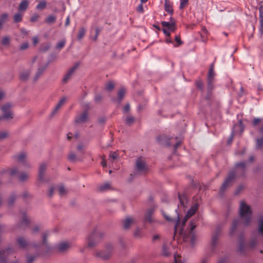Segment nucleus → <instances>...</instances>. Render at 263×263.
Returning a JSON list of instances; mask_svg holds the SVG:
<instances>
[{"mask_svg":"<svg viewBox=\"0 0 263 263\" xmlns=\"http://www.w3.org/2000/svg\"><path fill=\"white\" fill-rule=\"evenodd\" d=\"M157 143L163 146H170L174 144V151H176L181 144V141L177 137L170 138L165 134H160L156 138Z\"/></svg>","mask_w":263,"mask_h":263,"instance_id":"f257e3e1","label":"nucleus"},{"mask_svg":"<svg viewBox=\"0 0 263 263\" xmlns=\"http://www.w3.org/2000/svg\"><path fill=\"white\" fill-rule=\"evenodd\" d=\"M247 165V162L243 161L237 163L235 165V168L230 171L224 181H232L234 179L237 178V176L243 175Z\"/></svg>","mask_w":263,"mask_h":263,"instance_id":"f03ea898","label":"nucleus"},{"mask_svg":"<svg viewBox=\"0 0 263 263\" xmlns=\"http://www.w3.org/2000/svg\"><path fill=\"white\" fill-rule=\"evenodd\" d=\"M239 214L245 224L248 225L252 218L250 207L245 201H241L239 205Z\"/></svg>","mask_w":263,"mask_h":263,"instance_id":"7ed1b4c3","label":"nucleus"},{"mask_svg":"<svg viewBox=\"0 0 263 263\" xmlns=\"http://www.w3.org/2000/svg\"><path fill=\"white\" fill-rule=\"evenodd\" d=\"M149 165L142 157L138 158L135 161V175H145L149 171Z\"/></svg>","mask_w":263,"mask_h":263,"instance_id":"20e7f679","label":"nucleus"},{"mask_svg":"<svg viewBox=\"0 0 263 263\" xmlns=\"http://www.w3.org/2000/svg\"><path fill=\"white\" fill-rule=\"evenodd\" d=\"M2 173L7 174L10 177L17 176V178L22 181L31 179L29 173L26 172H20L18 168L16 166L4 170Z\"/></svg>","mask_w":263,"mask_h":263,"instance_id":"39448f33","label":"nucleus"},{"mask_svg":"<svg viewBox=\"0 0 263 263\" xmlns=\"http://www.w3.org/2000/svg\"><path fill=\"white\" fill-rule=\"evenodd\" d=\"M12 106L10 104H6L1 107L2 112V119L10 120L13 118V114L11 111Z\"/></svg>","mask_w":263,"mask_h":263,"instance_id":"423d86ee","label":"nucleus"},{"mask_svg":"<svg viewBox=\"0 0 263 263\" xmlns=\"http://www.w3.org/2000/svg\"><path fill=\"white\" fill-rule=\"evenodd\" d=\"M198 209V204L197 203H195L191 209L187 211L185 216L184 218V219L182 221V226L180 228V233H183V227L184 226V224L186 221L188 220L189 218L192 217L197 211Z\"/></svg>","mask_w":263,"mask_h":263,"instance_id":"0eeeda50","label":"nucleus"},{"mask_svg":"<svg viewBox=\"0 0 263 263\" xmlns=\"http://www.w3.org/2000/svg\"><path fill=\"white\" fill-rule=\"evenodd\" d=\"M99 238V234L96 232L91 233L87 238V247L92 248L95 247L98 243Z\"/></svg>","mask_w":263,"mask_h":263,"instance_id":"6e6552de","label":"nucleus"},{"mask_svg":"<svg viewBox=\"0 0 263 263\" xmlns=\"http://www.w3.org/2000/svg\"><path fill=\"white\" fill-rule=\"evenodd\" d=\"M197 219L192 220L190 224V232L188 236V238L189 239L190 242L192 245L196 241V236L195 233L193 232L195 228L196 227V222Z\"/></svg>","mask_w":263,"mask_h":263,"instance_id":"1a4fd4ad","label":"nucleus"},{"mask_svg":"<svg viewBox=\"0 0 263 263\" xmlns=\"http://www.w3.org/2000/svg\"><path fill=\"white\" fill-rule=\"evenodd\" d=\"M114 247L112 244L108 243L106 246L105 251L104 252H98L96 253V255L100 257L103 259H107L109 258L111 254V250L113 249Z\"/></svg>","mask_w":263,"mask_h":263,"instance_id":"9d476101","label":"nucleus"},{"mask_svg":"<svg viewBox=\"0 0 263 263\" xmlns=\"http://www.w3.org/2000/svg\"><path fill=\"white\" fill-rule=\"evenodd\" d=\"M89 119V113L87 110H84L82 113L76 116L75 122L80 124L86 122Z\"/></svg>","mask_w":263,"mask_h":263,"instance_id":"9b49d317","label":"nucleus"},{"mask_svg":"<svg viewBox=\"0 0 263 263\" xmlns=\"http://www.w3.org/2000/svg\"><path fill=\"white\" fill-rule=\"evenodd\" d=\"M126 92V89L122 87L119 89L117 93V98H112L111 101L113 102L117 103L118 105H119L122 100H123L125 94Z\"/></svg>","mask_w":263,"mask_h":263,"instance_id":"f8f14e48","label":"nucleus"},{"mask_svg":"<svg viewBox=\"0 0 263 263\" xmlns=\"http://www.w3.org/2000/svg\"><path fill=\"white\" fill-rule=\"evenodd\" d=\"M16 243L19 248L23 249H28L31 246L29 242L23 237H18L16 239Z\"/></svg>","mask_w":263,"mask_h":263,"instance_id":"ddd939ff","label":"nucleus"},{"mask_svg":"<svg viewBox=\"0 0 263 263\" xmlns=\"http://www.w3.org/2000/svg\"><path fill=\"white\" fill-rule=\"evenodd\" d=\"M79 66V63H76L73 67H72L65 75L63 79V83H66L69 79H70L72 75L75 72L76 70L78 69Z\"/></svg>","mask_w":263,"mask_h":263,"instance_id":"4468645a","label":"nucleus"},{"mask_svg":"<svg viewBox=\"0 0 263 263\" xmlns=\"http://www.w3.org/2000/svg\"><path fill=\"white\" fill-rule=\"evenodd\" d=\"M21 221L20 222V227H27L31 222V219L27 216L25 212L21 213Z\"/></svg>","mask_w":263,"mask_h":263,"instance_id":"2eb2a0df","label":"nucleus"},{"mask_svg":"<svg viewBox=\"0 0 263 263\" xmlns=\"http://www.w3.org/2000/svg\"><path fill=\"white\" fill-rule=\"evenodd\" d=\"M47 166V165L45 163H42L40 165L38 174L39 181H43L44 179Z\"/></svg>","mask_w":263,"mask_h":263,"instance_id":"dca6fc26","label":"nucleus"},{"mask_svg":"<svg viewBox=\"0 0 263 263\" xmlns=\"http://www.w3.org/2000/svg\"><path fill=\"white\" fill-rule=\"evenodd\" d=\"M49 62L47 63L44 66L40 65L39 66L36 72H35V76L33 78L34 82H36L43 74L46 68L48 67Z\"/></svg>","mask_w":263,"mask_h":263,"instance_id":"f3484780","label":"nucleus"},{"mask_svg":"<svg viewBox=\"0 0 263 263\" xmlns=\"http://www.w3.org/2000/svg\"><path fill=\"white\" fill-rule=\"evenodd\" d=\"M111 189V186L110 184L108 182H105L98 185L97 191L99 192H104Z\"/></svg>","mask_w":263,"mask_h":263,"instance_id":"a211bd4d","label":"nucleus"},{"mask_svg":"<svg viewBox=\"0 0 263 263\" xmlns=\"http://www.w3.org/2000/svg\"><path fill=\"white\" fill-rule=\"evenodd\" d=\"M11 250L8 249L5 250L0 251V262L5 263L6 261V258H9Z\"/></svg>","mask_w":263,"mask_h":263,"instance_id":"6ab92c4d","label":"nucleus"},{"mask_svg":"<svg viewBox=\"0 0 263 263\" xmlns=\"http://www.w3.org/2000/svg\"><path fill=\"white\" fill-rule=\"evenodd\" d=\"M70 247V244L67 242H62L58 244V250L61 252L67 251Z\"/></svg>","mask_w":263,"mask_h":263,"instance_id":"aec40b11","label":"nucleus"},{"mask_svg":"<svg viewBox=\"0 0 263 263\" xmlns=\"http://www.w3.org/2000/svg\"><path fill=\"white\" fill-rule=\"evenodd\" d=\"M244 129V127L242 125V121L241 120L239 121L238 124H236L234 125L233 133L235 134L237 133H239V134L241 135L243 132Z\"/></svg>","mask_w":263,"mask_h":263,"instance_id":"412c9836","label":"nucleus"},{"mask_svg":"<svg viewBox=\"0 0 263 263\" xmlns=\"http://www.w3.org/2000/svg\"><path fill=\"white\" fill-rule=\"evenodd\" d=\"M14 159L20 163H23L26 160L27 155L24 152H21L14 156Z\"/></svg>","mask_w":263,"mask_h":263,"instance_id":"4be33fe9","label":"nucleus"},{"mask_svg":"<svg viewBox=\"0 0 263 263\" xmlns=\"http://www.w3.org/2000/svg\"><path fill=\"white\" fill-rule=\"evenodd\" d=\"M161 24L164 28H166L172 32L174 31L176 29L175 22L169 23L163 21L161 22Z\"/></svg>","mask_w":263,"mask_h":263,"instance_id":"5701e85b","label":"nucleus"},{"mask_svg":"<svg viewBox=\"0 0 263 263\" xmlns=\"http://www.w3.org/2000/svg\"><path fill=\"white\" fill-rule=\"evenodd\" d=\"M134 222V219L132 217H127L123 221V227L125 229H128Z\"/></svg>","mask_w":263,"mask_h":263,"instance_id":"b1692460","label":"nucleus"},{"mask_svg":"<svg viewBox=\"0 0 263 263\" xmlns=\"http://www.w3.org/2000/svg\"><path fill=\"white\" fill-rule=\"evenodd\" d=\"M29 6V2L28 0H23L20 4L18 10L20 12H25L28 8Z\"/></svg>","mask_w":263,"mask_h":263,"instance_id":"393cba45","label":"nucleus"},{"mask_svg":"<svg viewBox=\"0 0 263 263\" xmlns=\"http://www.w3.org/2000/svg\"><path fill=\"white\" fill-rule=\"evenodd\" d=\"M66 101V98H62L58 102L54 109L52 111L51 115H53L55 114L61 107V106L64 104V103Z\"/></svg>","mask_w":263,"mask_h":263,"instance_id":"a878e982","label":"nucleus"},{"mask_svg":"<svg viewBox=\"0 0 263 263\" xmlns=\"http://www.w3.org/2000/svg\"><path fill=\"white\" fill-rule=\"evenodd\" d=\"M165 10L168 13L172 14L174 10L172 8V5L169 0H165L164 4Z\"/></svg>","mask_w":263,"mask_h":263,"instance_id":"bb28decb","label":"nucleus"},{"mask_svg":"<svg viewBox=\"0 0 263 263\" xmlns=\"http://www.w3.org/2000/svg\"><path fill=\"white\" fill-rule=\"evenodd\" d=\"M30 74V72L29 70H25L22 71L20 74V79L22 81H26L28 79Z\"/></svg>","mask_w":263,"mask_h":263,"instance_id":"cd10ccee","label":"nucleus"},{"mask_svg":"<svg viewBox=\"0 0 263 263\" xmlns=\"http://www.w3.org/2000/svg\"><path fill=\"white\" fill-rule=\"evenodd\" d=\"M115 84L112 81H109L105 86V89L107 91H111L115 88Z\"/></svg>","mask_w":263,"mask_h":263,"instance_id":"c85d7f7f","label":"nucleus"},{"mask_svg":"<svg viewBox=\"0 0 263 263\" xmlns=\"http://www.w3.org/2000/svg\"><path fill=\"white\" fill-rule=\"evenodd\" d=\"M153 211H154V210L152 209H151L147 211V212L145 216V221L149 222H152L153 219H152V216L153 213Z\"/></svg>","mask_w":263,"mask_h":263,"instance_id":"c756f323","label":"nucleus"},{"mask_svg":"<svg viewBox=\"0 0 263 263\" xmlns=\"http://www.w3.org/2000/svg\"><path fill=\"white\" fill-rule=\"evenodd\" d=\"M23 18V14L21 13V12L16 13L13 16V21L15 23H20L22 22Z\"/></svg>","mask_w":263,"mask_h":263,"instance_id":"7c9ffc66","label":"nucleus"},{"mask_svg":"<svg viewBox=\"0 0 263 263\" xmlns=\"http://www.w3.org/2000/svg\"><path fill=\"white\" fill-rule=\"evenodd\" d=\"M125 124L128 126L132 125L135 122V118L130 115H128L126 117Z\"/></svg>","mask_w":263,"mask_h":263,"instance_id":"2f4dec72","label":"nucleus"},{"mask_svg":"<svg viewBox=\"0 0 263 263\" xmlns=\"http://www.w3.org/2000/svg\"><path fill=\"white\" fill-rule=\"evenodd\" d=\"M103 100V96L100 93H96L94 97V101L96 104L101 103Z\"/></svg>","mask_w":263,"mask_h":263,"instance_id":"473e14b6","label":"nucleus"},{"mask_svg":"<svg viewBox=\"0 0 263 263\" xmlns=\"http://www.w3.org/2000/svg\"><path fill=\"white\" fill-rule=\"evenodd\" d=\"M179 199L180 205L183 207H185L188 203L186 197L184 196L179 195Z\"/></svg>","mask_w":263,"mask_h":263,"instance_id":"72a5a7b5","label":"nucleus"},{"mask_svg":"<svg viewBox=\"0 0 263 263\" xmlns=\"http://www.w3.org/2000/svg\"><path fill=\"white\" fill-rule=\"evenodd\" d=\"M238 224L239 220L237 219H235L233 221V223L230 231V234H233L234 233Z\"/></svg>","mask_w":263,"mask_h":263,"instance_id":"f704fd0d","label":"nucleus"},{"mask_svg":"<svg viewBox=\"0 0 263 263\" xmlns=\"http://www.w3.org/2000/svg\"><path fill=\"white\" fill-rule=\"evenodd\" d=\"M57 17L53 15H49L46 19L45 22L49 24H52L55 22Z\"/></svg>","mask_w":263,"mask_h":263,"instance_id":"c9c22d12","label":"nucleus"},{"mask_svg":"<svg viewBox=\"0 0 263 263\" xmlns=\"http://www.w3.org/2000/svg\"><path fill=\"white\" fill-rule=\"evenodd\" d=\"M220 233V230L217 229L216 232L214 233V234L212 236V242L213 245H215L216 244V241L218 239L219 234Z\"/></svg>","mask_w":263,"mask_h":263,"instance_id":"e433bc0d","label":"nucleus"},{"mask_svg":"<svg viewBox=\"0 0 263 263\" xmlns=\"http://www.w3.org/2000/svg\"><path fill=\"white\" fill-rule=\"evenodd\" d=\"M86 29L84 28H81L78 32L77 38L81 40L85 35Z\"/></svg>","mask_w":263,"mask_h":263,"instance_id":"4c0bfd02","label":"nucleus"},{"mask_svg":"<svg viewBox=\"0 0 263 263\" xmlns=\"http://www.w3.org/2000/svg\"><path fill=\"white\" fill-rule=\"evenodd\" d=\"M9 136V132L7 130H4L0 132V141H2Z\"/></svg>","mask_w":263,"mask_h":263,"instance_id":"58836bf2","label":"nucleus"},{"mask_svg":"<svg viewBox=\"0 0 263 263\" xmlns=\"http://www.w3.org/2000/svg\"><path fill=\"white\" fill-rule=\"evenodd\" d=\"M46 2L44 1H40L37 5L36 8L39 10H43L46 7Z\"/></svg>","mask_w":263,"mask_h":263,"instance_id":"ea45409f","label":"nucleus"},{"mask_svg":"<svg viewBox=\"0 0 263 263\" xmlns=\"http://www.w3.org/2000/svg\"><path fill=\"white\" fill-rule=\"evenodd\" d=\"M58 191L60 196H64L67 193V190L63 185L59 187Z\"/></svg>","mask_w":263,"mask_h":263,"instance_id":"a19ab883","label":"nucleus"},{"mask_svg":"<svg viewBox=\"0 0 263 263\" xmlns=\"http://www.w3.org/2000/svg\"><path fill=\"white\" fill-rule=\"evenodd\" d=\"M263 145V136L256 139V148L260 149Z\"/></svg>","mask_w":263,"mask_h":263,"instance_id":"79ce46f5","label":"nucleus"},{"mask_svg":"<svg viewBox=\"0 0 263 263\" xmlns=\"http://www.w3.org/2000/svg\"><path fill=\"white\" fill-rule=\"evenodd\" d=\"M68 160L71 162H75L78 160L76 155L73 153L70 152L68 157Z\"/></svg>","mask_w":263,"mask_h":263,"instance_id":"37998d69","label":"nucleus"},{"mask_svg":"<svg viewBox=\"0 0 263 263\" xmlns=\"http://www.w3.org/2000/svg\"><path fill=\"white\" fill-rule=\"evenodd\" d=\"M208 33V31L205 27H202L201 31L200 32V36L202 38L203 41L205 40V37L206 34Z\"/></svg>","mask_w":263,"mask_h":263,"instance_id":"c03bdc74","label":"nucleus"},{"mask_svg":"<svg viewBox=\"0 0 263 263\" xmlns=\"http://www.w3.org/2000/svg\"><path fill=\"white\" fill-rule=\"evenodd\" d=\"M196 86L197 88H198L202 92L203 91V83L201 80L199 79L197 80L195 82Z\"/></svg>","mask_w":263,"mask_h":263,"instance_id":"a18cd8bd","label":"nucleus"},{"mask_svg":"<svg viewBox=\"0 0 263 263\" xmlns=\"http://www.w3.org/2000/svg\"><path fill=\"white\" fill-rule=\"evenodd\" d=\"M175 40L176 43L174 44V47H177L183 44V42L181 40L179 35H176L175 36Z\"/></svg>","mask_w":263,"mask_h":263,"instance_id":"49530a36","label":"nucleus"},{"mask_svg":"<svg viewBox=\"0 0 263 263\" xmlns=\"http://www.w3.org/2000/svg\"><path fill=\"white\" fill-rule=\"evenodd\" d=\"M8 15L7 13H3L0 16V23L3 24L8 19Z\"/></svg>","mask_w":263,"mask_h":263,"instance_id":"de8ad7c7","label":"nucleus"},{"mask_svg":"<svg viewBox=\"0 0 263 263\" xmlns=\"http://www.w3.org/2000/svg\"><path fill=\"white\" fill-rule=\"evenodd\" d=\"M162 254L164 256H167L170 254L168 248L165 245L163 246Z\"/></svg>","mask_w":263,"mask_h":263,"instance_id":"09e8293b","label":"nucleus"},{"mask_svg":"<svg viewBox=\"0 0 263 263\" xmlns=\"http://www.w3.org/2000/svg\"><path fill=\"white\" fill-rule=\"evenodd\" d=\"M258 231L263 235V218H261L258 222Z\"/></svg>","mask_w":263,"mask_h":263,"instance_id":"8fccbe9b","label":"nucleus"},{"mask_svg":"<svg viewBox=\"0 0 263 263\" xmlns=\"http://www.w3.org/2000/svg\"><path fill=\"white\" fill-rule=\"evenodd\" d=\"M119 155L117 152H110L109 154V158L112 160H116L118 158Z\"/></svg>","mask_w":263,"mask_h":263,"instance_id":"3c124183","label":"nucleus"},{"mask_svg":"<svg viewBox=\"0 0 263 263\" xmlns=\"http://www.w3.org/2000/svg\"><path fill=\"white\" fill-rule=\"evenodd\" d=\"M208 81V90L207 91H209V92L210 91H211L214 88V85H213V80H211V81H209V80H207Z\"/></svg>","mask_w":263,"mask_h":263,"instance_id":"603ef678","label":"nucleus"},{"mask_svg":"<svg viewBox=\"0 0 263 263\" xmlns=\"http://www.w3.org/2000/svg\"><path fill=\"white\" fill-rule=\"evenodd\" d=\"M256 243H257L256 238H252L251 239L248 246L250 248H253L256 246Z\"/></svg>","mask_w":263,"mask_h":263,"instance_id":"864d4df0","label":"nucleus"},{"mask_svg":"<svg viewBox=\"0 0 263 263\" xmlns=\"http://www.w3.org/2000/svg\"><path fill=\"white\" fill-rule=\"evenodd\" d=\"M40 227L39 226H34L31 229V232L32 234H35L39 232Z\"/></svg>","mask_w":263,"mask_h":263,"instance_id":"5fc2aeb1","label":"nucleus"},{"mask_svg":"<svg viewBox=\"0 0 263 263\" xmlns=\"http://www.w3.org/2000/svg\"><path fill=\"white\" fill-rule=\"evenodd\" d=\"M189 0H180V9H183L188 4Z\"/></svg>","mask_w":263,"mask_h":263,"instance_id":"6e6d98bb","label":"nucleus"},{"mask_svg":"<svg viewBox=\"0 0 263 263\" xmlns=\"http://www.w3.org/2000/svg\"><path fill=\"white\" fill-rule=\"evenodd\" d=\"M36 256L32 255H28L26 258V262L27 263H32V262L34 260Z\"/></svg>","mask_w":263,"mask_h":263,"instance_id":"4d7b16f0","label":"nucleus"},{"mask_svg":"<svg viewBox=\"0 0 263 263\" xmlns=\"http://www.w3.org/2000/svg\"><path fill=\"white\" fill-rule=\"evenodd\" d=\"M215 76V72L214 71H209V73L208 76V80L211 81L214 80V77Z\"/></svg>","mask_w":263,"mask_h":263,"instance_id":"13d9d810","label":"nucleus"},{"mask_svg":"<svg viewBox=\"0 0 263 263\" xmlns=\"http://www.w3.org/2000/svg\"><path fill=\"white\" fill-rule=\"evenodd\" d=\"M174 261L175 263H183L181 256L177 254H174Z\"/></svg>","mask_w":263,"mask_h":263,"instance_id":"bf43d9fd","label":"nucleus"},{"mask_svg":"<svg viewBox=\"0 0 263 263\" xmlns=\"http://www.w3.org/2000/svg\"><path fill=\"white\" fill-rule=\"evenodd\" d=\"M106 120V118L103 116L100 117L98 119V122L100 124H104Z\"/></svg>","mask_w":263,"mask_h":263,"instance_id":"052dcab7","label":"nucleus"},{"mask_svg":"<svg viewBox=\"0 0 263 263\" xmlns=\"http://www.w3.org/2000/svg\"><path fill=\"white\" fill-rule=\"evenodd\" d=\"M130 109V106L129 103H127L123 108V113L126 114L129 111Z\"/></svg>","mask_w":263,"mask_h":263,"instance_id":"680f3d73","label":"nucleus"},{"mask_svg":"<svg viewBox=\"0 0 263 263\" xmlns=\"http://www.w3.org/2000/svg\"><path fill=\"white\" fill-rule=\"evenodd\" d=\"M65 44V41L64 40L59 42L57 45V48L61 49L64 46Z\"/></svg>","mask_w":263,"mask_h":263,"instance_id":"e2e57ef3","label":"nucleus"},{"mask_svg":"<svg viewBox=\"0 0 263 263\" xmlns=\"http://www.w3.org/2000/svg\"><path fill=\"white\" fill-rule=\"evenodd\" d=\"M231 182H224V183L222 184V185L221 187V191H223L224 190V189L230 186Z\"/></svg>","mask_w":263,"mask_h":263,"instance_id":"0e129e2a","label":"nucleus"},{"mask_svg":"<svg viewBox=\"0 0 263 263\" xmlns=\"http://www.w3.org/2000/svg\"><path fill=\"white\" fill-rule=\"evenodd\" d=\"M261 119L259 118H255L254 119L252 124L254 126H256L257 125L259 124V123L260 122Z\"/></svg>","mask_w":263,"mask_h":263,"instance_id":"69168bd1","label":"nucleus"},{"mask_svg":"<svg viewBox=\"0 0 263 263\" xmlns=\"http://www.w3.org/2000/svg\"><path fill=\"white\" fill-rule=\"evenodd\" d=\"M9 43V39L8 37H4L2 41V43L4 45H7Z\"/></svg>","mask_w":263,"mask_h":263,"instance_id":"338daca9","label":"nucleus"},{"mask_svg":"<svg viewBox=\"0 0 263 263\" xmlns=\"http://www.w3.org/2000/svg\"><path fill=\"white\" fill-rule=\"evenodd\" d=\"M259 32L260 35H262L263 34V20H260V26L259 28Z\"/></svg>","mask_w":263,"mask_h":263,"instance_id":"774afa93","label":"nucleus"}]
</instances>
